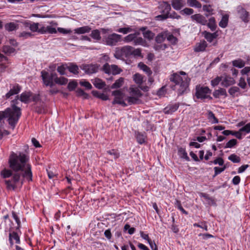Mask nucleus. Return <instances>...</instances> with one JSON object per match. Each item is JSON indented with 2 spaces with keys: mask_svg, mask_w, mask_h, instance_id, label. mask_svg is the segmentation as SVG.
<instances>
[{
  "mask_svg": "<svg viewBox=\"0 0 250 250\" xmlns=\"http://www.w3.org/2000/svg\"><path fill=\"white\" fill-rule=\"evenodd\" d=\"M28 159V157L23 153L12 152L8 162L10 168L14 173L10 179L5 181L8 189L21 188L24 179L28 182L32 181L31 166L27 163Z\"/></svg>",
  "mask_w": 250,
  "mask_h": 250,
  "instance_id": "1",
  "label": "nucleus"
},
{
  "mask_svg": "<svg viewBox=\"0 0 250 250\" xmlns=\"http://www.w3.org/2000/svg\"><path fill=\"white\" fill-rule=\"evenodd\" d=\"M42 95H17L11 102V107L7 108L3 111H0V122L4 118H7L8 122L12 129L17 125L21 115V109L18 105L20 102L28 103L31 101L35 103L36 111L38 113H45L47 112L46 105L42 100Z\"/></svg>",
  "mask_w": 250,
  "mask_h": 250,
  "instance_id": "2",
  "label": "nucleus"
},
{
  "mask_svg": "<svg viewBox=\"0 0 250 250\" xmlns=\"http://www.w3.org/2000/svg\"><path fill=\"white\" fill-rule=\"evenodd\" d=\"M171 82L175 83L174 85L171 86V88L176 90L178 94H184L188 93L189 91L188 85L190 82V79L183 78L177 73H173L171 75L170 78Z\"/></svg>",
  "mask_w": 250,
  "mask_h": 250,
  "instance_id": "3",
  "label": "nucleus"
},
{
  "mask_svg": "<svg viewBox=\"0 0 250 250\" xmlns=\"http://www.w3.org/2000/svg\"><path fill=\"white\" fill-rule=\"evenodd\" d=\"M135 96L128 97L127 95H115V98L112 103L113 104H118L123 107L128 104H139L141 103L139 99L142 95H134Z\"/></svg>",
  "mask_w": 250,
  "mask_h": 250,
  "instance_id": "4",
  "label": "nucleus"
},
{
  "mask_svg": "<svg viewBox=\"0 0 250 250\" xmlns=\"http://www.w3.org/2000/svg\"><path fill=\"white\" fill-rule=\"evenodd\" d=\"M133 47L129 45H125L116 50L115 57L117 59L123 57L127 58L132 55Z\"/></svg>",
  "mask_w": 250,
  "mask_h": 250,
  "instance_id": "5",
  "label": "nucleus"
},
{
  "mask_svg": "<svg viewBox=\"0 0 250 250\" xmlns=\"http://www.w3.org/2000/svg\"><path fill=\"white\" fill-rule=\"evenodd\" d=\"M100 65L98 64H84L82 65L80 67L88 75H91L98 72L100 69Z\"/></svg>",
  "mask_w": 250,
  "mask_h": 250,
  "instance_id": "6",
  "label": "nucleus"
},
{
  "mask_svg": "<svg viewBox=\"0 0 250 250\" xmlns=\"http://www.w3.org/2000/svg\"><path fill=\"white\" fill-rule=\"evenodd\" d=\"M122 36L116 33L109 35L105 39L106 44L110 46H114L118 42L122 41Z\"/></svg>",
  "mask_w": 250,
  "mask_h": 250,
  "instance_id": "7",
  "label": "nucleus"
},
{
  "mask_svg": "<svg viewBox=\"0 0 250 250\" xmlns=\"http://www.w3.org/2000/svg\"><path fill=\"white\" fill-rule=\"evenodd\" d=\"M139 31L142 32V34L144 39H146L148 41H152L155 35V34L152 31L149 30L146 26H144L139 28Z\"/></svg>",
  "mask_w": 250,
  "mask_h": 250,
  "instance_id": "8",
  "label": "nucleus"
},
{
  "mask_svg": "<svg viewBox=\"0 0 250 250\" xmlns=\"http://www.w3.org/2000/svg\"><path fill=\"white\" fill-rule=\"evenodd\" d=\"M140 89L144 92H147L149 90V87L147 86L140 85L137 87L135 85L131 86L129 89L130 94H141Z\"/></svg>",
  "mask_w": 250,
  "mask_h": 250,
  "instance_id": "9",
  "label": "nucleus"
},
{
  "mask_svg": "<svg viewBox=\"0 0 250 250\" xmlns=\"http://www.w3.org/2000/svg\"><path fill=\"white\" fill-rule=\"evenodd\" d=\"M179 107L178 103L174 104H168L163 110V112L166 114H171L177 110Z\"/></svg>",
  "mask_w": 250,
  "mask_h": 250,
  "instance_id": "10",
  "label": "nucleus"
},
{
  "mask_svg": "<svg viewBox=\"0 0 250 250\" xmlns=\"http://www.w3.org/2000/svg\"><path fill=\"white\" fill-rule=\"evenodd\" d=\"M237 11L242 20L245 22H248L249 21V12L241 6L238 7Z\"/></svg>",
  "mask_w": 250,
  "mask_h": 250,
  "instance_id": "11",
  "label": "nucleus"
},
{
  "mask_svg": "<svg viewBox=\"0 0 250 250\" xmlns=\"http://www.w3.org/2000/svg\"><path fill=\"white\" fill-rule=\"evenodd\" d=\"M191 18L193 20L195 21L197 23L202 25H205L207 24V20L206 18L200 14L192 15Z\"/></svg>",
  "mask_w": 250,
  "mask_h": 250,
  "instance_id": "12",
  "label": "nucleus"
},
{
  "mask_svg": "<svg viewBox=\"0 0 250 250\" xmlns=\"http://www.w3.org/2000/svg\"><path fill=\"white\" fill-rule=\"evenodd\" d=\"M93 84L98 89L104 88L106 91L108 90V86H106L105 83L100 79H95L93 81Z\"/></svg>",
  "mask_w": 250,
  "mask_h": 250,
  "instance_id": "13",
  "label": "nucleus"
},
{
  "mask_svg": "<svg viewBox=\"0 0 250 250\" xmlns=\"http://www.w3.org/2000/svg\"><path fill=\"white\" fill-rule=\"evenodd\" d=\"M42 77L43 81L44 83L46 86H50L51 87H53L55 85L52 78H50L47 72H42Z\"/></svg>",
  "mask_w": 250,
  "mask_h": 250,
  "instance_id": "14",
  "label": "nucleus"
},
{
  "mask_svg": "<svg viewBox=\"0 0 250 250\" xmlns=\"http://www.w3.org/2000/svg\"><path fill=\"white\" fill-rule=\"evenodd\" d=\"M125 82V78L123 77L119 78L114 83L110 86H108V90L110 89H118L122 86Z\"/></svg>",
  "mask_w": 250,
  "mask_h": 250,
  "instance_id": "15",
  "label": "nucleus"
},
{
  "mask_svg": "<svg viewBox=\"0 0 250 250\" xmlns=\"http://www.w3.org/2000/svg\"><path fill=\"white\" fill-rule=\"evenodd\" d=\"M161 9V12L163 14H166L167 15H169V12L171 10L170 5L167 2H163V3L161 4L159 7Z\"/></svg>",
  "mask_w": 250,
  "mask_h": 250,
  "instance_id": "16",
  "label": "nucleus"
},
{
  "mask_svg": "<svg viewBox=\"0 0 250 250\" xmlns=\"http://www.w3.org/2000/svg\"><path fill=\"white\" fill-rule=\"evenodd\" d=\"M211 90L208 86L197 85L196 86L195 94H208L211 93Z\"/></svg>",
  "mask_w": 250,
  "mask_h": 250,
  "instance_id": "17",
  "label": "nucleus"
},
{
  "mask_svg": "<svg viewBox=\"0 0 250 250\" xmlns=\"http://www.w3.org/2000/svg\"><path fill=\"white\" fill-rule=\"evenodd\" d=\"M207 43L205 41H203L196 44L194 50L196 52H203L206 50L207 47Z\"/></svg>",
  "mask_w": 250,
  "mask_h": 250,
  "instance_id": "18",
  "label": "nucleus"
},
{
  "mask_svg": "<svg viewBox=\"0 0 250 250\" xmlns=\"http://www.w3.org/2000/svg\"><path fill=\"white\" fill-rule=\"evenodd\" d=\"M10 90L6 94H19L21 90V86L18 84L15 83L10 85Z\"/></svg>",
  "mask_w": 250,
  "mask_h": 250,
  "instance_id": "19",
  "label": "nucleus"
},
{
  "mask_svg": "<svg viewBox=\"0 0 250 250\" xmlns=\"http://www.w3.org/2000/svg\"><path fill=\"white\" fill-rule=\"evenodd\" d=\"M66 68L70 72L74 75H77L79 74V67L76 64L70 63L69 65H67Z\"/></svg>",
  "mask_w": 250,
  "mask_h": 250,
  "instance_id": "20",
  "label": "nucleus"
},
{
  "mask_svg": "<svg viewBox=\"0 0 250 250\" xmlns=\"http://www.w3.org/2000/svg\"><path fill=\"white\" fill-rule=\"evenodd\" d=\"M4 27L6 30L8 31V32H11L18 29L19 26L18 24L14 22H11L5 24Z\"/></svg>",
  "mask_w": 250,
  "mask_h": 250,
  "instance_id": "21",
  "label": "nucleus"
},
{
  "mask_svg": "<svg viewBox=\"0 0 250 250\" xmlns=\"http://www.w3.org/2000/svg\"><path fill=\"white\" fill-rule=\"evenodd\" d=\"M193 98L195 102L204 101L206 99H212V98L210 97L209 95H194Z\"/></svg>",
  "mask_w": 250,
  "mask_h": 250,
  "instance_id": "22",
  "label": "nucleus"
},
{
  "mask_svg": "<svg viewBox=\"0 0 250 250\" xmlns=\"http://www.w3.org/2000/svg\"><path fill=\"white\" fill-rule=\"evenodd\" d=\"M91 29V28L88 26H84L75 29L74 31L75 33L82 34L89 32Z\"/></svg>",
  "mask_w": 250,
  "mask_h": 250,
  "instance_id": "23",
  "label": "nucleus"
},
{
  "mask_svg": "<svg viewBox=\"0 0 250 250\" xmlns=\"http://www.w3.org/2000/svg\"><path fill=\"white\" fill-rule=\"evenodd\" d=\"M136 138L137 142L140 145L146 142V136L144 133L138 132L136 133Z\"/></svg>",
  "mask_w": 250,
  "mask_h": 250,
  "instance_id": "24",
  "label": "nucleus"
},
{
  "mask_svg": "<svg viewBox=\"0 0 250 250\" xmlns=\"http://www.w3.org/2000/svg\"><path fill=\"white\" fill-rule=\"evenodd\" d=\"M133 44L134 45H140L145 47L147 46V43L146 40L141 37L135 38Z\"/></svg>",
  "mask_w": 250,
  "mask_h": 250,
  "instance_id": "25",
  "label": "nucleus"
},
{
  "mask_svg": "<svg viewBox=\"0 0 250 250\" xmlns=\"http://www.w3.org/2000/svg\"><path fill=\"white\" fill-rule=\"evenodd\" d=\"M229 21V16L227 14H225L222 16L221 20L219 23V25L222 28H226L228 23Z\"/></svg>",
  "mask_w": 250,
  "mask_h": 250,
  "instance_id": "26",
  "label": "nucleus"
},
{
  "mask_svg": "<svg viewBox=\"0 0 250 250\" xmlns=\"http://www.w3.org/2000/svg\"><path fill=\"white\" fill-rule=\"evenodd\" d=\"M210 28L212 31H214L216 30L217 25L216 24L215 20L214 17H211L209 19L208 22H207L206 24Z\"/></svg>",
  "mask_w": 250,
  "mask_h": 250,
  "instance_id": "27",
  "label": "nucleus"
},
{
  "mask_svg": "<svg viewBox=\"0 0 250 250\" xmlns=\"http://www.w3.org/2000/svg\"><path fill=\"white\" fill-rule=\"evenodd\" d=\"M138 67L143 71L145 72L148 76H150L152 74V71L150 68L146 65L144 64L143 62H140L138 64Z\"/></svg>",
  "mask_w": 250,
  "mask_h": 250,
  "instance_id": "28",
  "label": "nucleus"
},
{
  "mask_svg": "<svg viewBox=\"0 0 250 250\" xmlns=\"http://www.w3.org/2000/svg\"><path fill=\"white\" fill-rule=\"evenodd\" d=\"M171 5L173 8L176 10H180L183 6L182 0H173L172 1Z\"/></svg>",
  "mask_w": 250,
  "mask_h": 250,
  "instance_id": "29",
  "label": "nucleus"
},
{
  "mask_svg": "<svg viewBox=\"0 0 250 250\" xmlns=\"http://www.w3.org/2000/svg\"><path fill=\"white\" fill-rule=\"evenodd\" d=\"M178 154L179 156L182 158L185 159L186 160L189 161V158L188 156L187 153L185 148L180 147L178 149Z\"/></svg>",
  "mask_w": 250,
  "mask_h": 250,
  "instance_id": "30",
  "label": "nucleus"
},
{
  "mask_svg": "<svg viewBox=\"0 0 250 250\" xmlns=\"http://www.w3.org/2000/svg\"><path fill=\"white\" fill-rule=\"evenodd\" d=\"M133 78L135 82L139 85L142 84L144 82V77L139 73L134 74L133 76Z\"/></svg>",
  "mask_w": 250,
  "mask_h": 250,
  "instance_id": "31",
  "label": "nucleus"
},
{
  "mask_svg": "<svg viewBox=\"0 0 250 250\" xmlns=\"http://www.w3.org/2000/svg\"><path fill=\"white\" fill-rule=\"evenodd\" d=\"M166 37V34L165 33L162 32L156 36L155 40L157 43H161L165 40Z\"/></svg>",
  "mask_w": 250,
  "mask_h": 250,
  "instance_id": "32",
  "label": "nucleus"
},
{
  "mask_svg": "<svg viewBox=\"0 0 250 250\" xmlns=\"http://www.w3.org/2000/svg\"><path fill=\"white\" fill-rule=\"evenodd\" d=\"M106 153L109 155L111 157V158H113L114 159H116L118 158L120 156L119 152L118 151V150H116L115 149L107 150L106 151ZM111 160L112 161V159H111Z\"/></svg>",
  "mask_w": 250,
  "mask_h": 250,
  "instance_id": "33",
  "label": "nucleus"
},
{
  "mask_svg": "<svg viewBox=\"0 0 250 250\" xmlns=\"http://www.w3.org/2000/svg\"><path fill=\"white\" fill-rule=\"evenodd\" d=\"M188 4L191 6L201 8L202 5L197 0H187Z\"/></svg>",
  "mask_w": 250,
  "mask_h": 250,
  "instance_id": "34",
  "label": "nucleus"
},
{
  "mask_svg": "<svg viewBox=\"0 0 250 250\" xmlns=\"http://www.w3.org/2000/svg\"><path fill=\"white\" fill-rule=\"evenodd\" d=\"M116 31L119 33H122L124 34H126L128 33L135 31V30L131 27H125L123 28H120L116 30Z\"/></svg>",
  "mask_w": 250,
  "mask_h": 250,
  "instance_id": "35",
  "label": "nucleus"
},
{
  "mask_svg": "<svg viewBox=\"0 0 250 250\" xmlns=\"http://www.w3.org/2000/svg\"><path fill=\"white\" fill-rule=\"evenodd\" d=\"M208 117L212 124H217L219 122L218 119L215 117L214 114L211 111L208 112Z\"/></svg>",
  "mask_w": 250,
  "mask_h": 250,
  "instance_id": "36",
  "label": "nucleus"
},
{
  "mask_svg": "<svg viewBox=\"0 0 250 250\" xmlns=\"http://www.w3.org/2000/svg\"><path fill=\"white\" fill-rule=\"evenodd\" d=\"M68 79L63 77L60 78L56 77L54 79V82L56 83L59 84L61 85H64L67 83Z\"/></svg>",
  "mask_w": 250,
  "mask_h": 250,
  "instance_id": "37",
  "label": "nucleus"
},
{
  "mask_svg": "<svg viewBox=\"0 0 250 250\" xmlns=\"http://www.w3.org/2000/svg\"><path fill=\"white\" fill-rule=\"evenodd\" d=\"M239 129L240 131L242 133V135H243L250 133V122L242 126Z\"/></svg>",
  "mask_w": 250,
  "mask_h": 250,
  "instance_id": "38",
  "label": "nucleus"
},
{
  "mask_svg": "<svg viewBox=\"0 0 250 250\" xmlns=\"http://www.w3.org/2000/svg\"><path fill=\"white\" fill-rule=\"evenodd\" d=\"M90 36L94 40L99 41L101 39L100 32L98 29L93 30L92 31Z\"/></svg>",
  "mask_w": 250,
  "mask_h": 250,
  "instance_id": "39",
  "label": "nucleus"
},
{
  "mask_svg": "<svg viewBox=\"0 0 250 250\" xmlns=\"http://www.w3.org/2000/svg\"><path fill=\"white\" fill-rule=\"evenodd\" d=\"M15 51V49L9 45H5L2 48L3 52L7 55H10L14 53Z\"/></svg>",
  "mask_w": 250,
  "mask_h": 250,
  "instance_id": "40",
  "label": "nucleus"
},
{
  "mask_svg": "<svg viewBox=\"0 0 250 250\" xmlns=\"http://www.w3.org/2000/svg\"><path fill=\"white\" fill-rule=\"evenodd\" d=\"M111 74L115 75L120 74L122 70L115 64L111 65Z\"/></svg>",
  "mask_w": 250,
  "mask_h": 250,
  "instance_id": "41",
  "label": "nucleus"
},
{
  "mask_svg": "<svg viewBox=\"0 0 250 250\" xmlns=\"http://www.w3.org/2000/svg\"><path fill=\"white\" fill-rule=\"evenodd\" d=\"M77 85L78 83L76 81L72 80L68 83L67 88L69 91H72L77 87Z\"/></svg>",
  "mask_w": 250,
  "mask_h": 250,
  "instance_id": "42",
  "label": "nucleus"
},
{
  "mask_svg": "<svg viewBox=\"0 0 250 250\" xmlns=\"http://www.w3.org/2000/svg\"><path fill=\"white\" fill-rule=\"evenodd\" d=\"M136 38V36L133 33L130 34L126 36H125L124 39V41L125 42H133V43H134L135 40Z\"/></svg>",
  "mask_w": 250,
  "mask_h": 250,
  "instance_id": "43",
  "label": "nucleus"
},
{
  "mask_svg": "<svg viewBox=\"0 0 250 250\" xmlns=\"http://www.w3.org/2000/svg\"><path fill=\"white\" fill-rule=\"evenodd\" d=\"M200 197L204 198L209 204H211L212 205L215 204V202L212 198L209 197L208 194L205 193H201L200 194Z\"/></svg>",
  "mask_w": 250,
  "mask_h": 250,
  "instance_id": "44",
  "label": "nucleus"
},
{
  "mask_svg": "<svg viewBox=\"0 0 250 250\" xmlns=\"http://www.w3.org/2000/svg\"><path fill=\"white\" fill-rule=\"evenodd\" d=\"M228 159L234 163H239L241 160L240 157L235 154H232L229 155L228 157Z\"/></svg>",
  "mask_w": 250,
  "mask_h": 250,
  "instance_id": "45",
  "label": "nucleus"
},
{
  "mask_svg": "<svg viewBox=\"0 0 250 250\" xmlns=\"http://www.w3.org/2000/svg\"><path fill=\"white\" fill-rule=\"evenodd\" d=\"M245 62L242 60H234L232 62V64L235 67L242 68L245 65Z\"/></svg>",
  "mask_w": 250,
  "mask_h": 250,
  "instance_id": "46",
  "label": "nucleus"
},
{
  "mask_svg": "<svg viewBox=\"0 0 250 250\" xmlns=\"http://www.w3.org/2000/svg\"><path fill=\"white\" fill-rule=\"evenodd\" d=\"M80 84L81 85V86L85 87V90L91 89L92 87V85L90 84V83L85 80L80 81Z\"/></svg>",
  "mask_w": 250,
  "mask_h": 250,
  "instance_id": "47",
  "label": "nucleus"
},
{
  "mask_svg": "<svg viewBox=\"0 0 250 250\" xmlns=\"http://www.w3.org/2000/svg\"><path fill=\"white\" fill-rule=\"evenodd\" d=\"M175 206L178 209H179L183 213L187 215L188 212L183 208L181 204V202L176 200L175 202Z\"/></svg>",
  "mask_w": 250,
  "mask_h": 250,
  "instance_id": "48",
  "label": "nucleus"
},
{
  "mask_svg": "<svg viewBox=\"0 0 250 250\" xmlns=\"http://www.w3.org/2000/svg\"><path fill=\"white\" fill-rule=\"evenodd\" d=\"M102 71L107 74H111V65L108 63H105L102 68Z\"/></svg>",
  "mask_w": 250,
  "mask_h": 250,
  "instance_id": "49",
  "label": "nucleus"
},
{
  "mask_svg": "<svg viewBox=\"0 0 250 250\" xmlns=\"http://www.w3.org/2000/svg\"><path fill=\"white\" fill-rule=\"evenodd\" d=\"M33 36V35L31 33L25 31L22 32L19 35V37L20 38H22L23 40L31 38Z\"/></svg>",
  "mask_w": 250,
  "mask_h": 250,
  "instance_id": "50",
  "label": "nucleus"
},
{
  "mask_svg": "<svg viewBox=\"0 0 250 250\" xmlns=\"http://www.w3.org/2000/svg\"><path fill=\"white\" fill-rule=\"evenodd\" d=\"M11 170V169H4L1 172V175L4 178L10 177L11 176L12 177L13 174H12Z\"/></svg>",
  "mask_w": 250,
  "mask_h": 250,
  "instance_id": "51",
  "label": "nucleus"
},
{
  "mask_svg": "<svg viewBox=\"0 0 250 250\" xmlns=\"http://www.w3.org/2000/svg\"><path fill=\"white\" fill-rule=\"evenodd\" d=\"M205 38L209 42H211L214 40L212 34L209 32L205 31L203 33Z\"/></svg>",
  "mask_w": 250,
  "mask_h": 250,
  "instance_id": "52",
  "label": "nucleus"
},
{
  "mask_svg": "<svg viewBox=\"0 0 250 250\" xmlns=\"http://www.w3.org/2000/svg\"><path fill=\"white\" fill-rule=\"evenodd\" d=\"M237 143V141L236 139H231L227 143L225 146V148H232L236 145Z\"/></svg>",
  "mask_w": 250,
  "mask_h": 250,
  "instance_id": "53",
  "label": "nucleus"
},
{
  "mask_svg": "<svg viewBox=\"0 0 250 250\" xmlns=\"http://www.w3.org/2000/svg\"><path fill=\"white\" fill-rule=\"evenodd\" d=\"M67 64H62L61 66H59L57 68V71L61 75H63L65 74V70L67 69L66 68Z\"/></svg>",
  "mask_w": 250,
  "mask_h": 250,
  "instance_id": "54",
  "label": "nucleus"
},
{
  "mask_svg": "<svg viewBox=\"0 0 250 250\" xmlns=\"http://www.w3.org/2000/svg\"><path fill=\"white\" fill-rule=\"evenodd\" d=\"M221 81V78L220 77H217L215 79H213L211 81V85L213 87H215L218 85L220 82Z\"/></svg>",
  "mask_w": 250,
  "mask_h": 250,
  "instance_id": "55",
  "label": "nucleus"
},
{
  "mask_svg": "<svg viewBox=\"0 0 250 250\" xmlns=\"http://www.w3.org/2000/svg\"><path fill=\"white\" fill-rule=\"evenodd\" d=\"M212 163L214 165L218 164L219 166H223L224 164V160L222 158L218 157L214 160L213 162H210L209 164L211 165Z\"/></svg>",
  "mask_w": 250,
  "mask_h": 250,
  "instance_id": "56",
  "label": "nucleus"
},
{
  "mask_svg": "<svg viewBox=\"0 0 250 250\" xmlns=\"http://www.w3.org/2000/svg\"><path fill=\"white\" fill-rule=\"evenodd\" d=\"M167 38V40L172 44H175L177 42V39L172 34L169 35Z\"/></svg>",
  "mask_w": 250,
  "mask_h": 250,
  "instance_id": "57",
  "label": "nucleus"
},
{
  "mask_svg": "<svg viewBox=\"0 0 250 250\" xmlns=\"http://www.w3.org/2000/svg\"><path fill=\"white\" fill-rule=\"evenodd\" d=\"M9 234L12 235H11L12 238L16 241V243L17 244L20 243V237L17 232H13L12 233H10Z\"/></svg>",
  "mask_w": 250,
  "mask_h": 250,
  "instance_id": "58",
  "label": "nucleus"
},
{
  "mask_svg": "<svg viewBox=\"0 0 250 250\" xmlns=\"http://www.w3.org/2000/svg\"><path fill=\"white\" fill-rule=\"evenodd\" d=\"M30 29L32 32H38L39 29V23L32 22L31 24L30 25Z\"/></svg>",
  "mask_w": 250,
  "mask_h": 250,
  "instance_id": "59",
  "label": "nucleus"
},
{
  "mask_svg": "<svg viewBox=\"0 0 250 250\" xmlns=\"http://www.w3.org/2000/svg\"><path fill=\"white\" fill-rule=\"evenodd\" d=\"M234 80L233 78H229V80L227 78L222 82V84L225 86L229 85L232 84L234 83Z\"/></svg>",
  "mask_w": 250,
  "mask_h": 250,
  "instance_id": "60",
  "label": "nucleus"
},
{
  "mask_svg": "<svg viewBox=\"0 0 250 250\" xmlns=\"http://www.w3.org/2000/svg\"><path fill=\"white\" fill-rule=\"evenodd\" d=\"M12 217L14 218V219L15 220L16 222L17 223L18 226L17 228V229H19L21 225V221L20 219L19 218L18 216L16 214V212L13 211L12 212Z\"/></svg>",
  "mask_w": 250,
  "mask_h": 250,
  "instance_id": "61",
  "label": "nucleus"
},
{
  "mask_svg": "<svg viewBox=\"0 0 250 250\" xmlns=\"http://www.w3.org/2000/svg\"><path fill=\"white\" fill-rule=\"evenodd\" d=\"M46 33L49 34H55L57 33V30L55 27L51 26H47L46 27Z\"/></svg>",
  "mask_w": 250,
  "mask_h": 250,
  "instance_id": "62",
  "label": "nucleus"
},
{
  "mask_svg": "<svg viewBox=\"0 0 250 250\" xmlns=\"http://www.w3.org/2000/svg\"><path fill=\"white\" fill-rule=\"evenodd\" d=\"M231 135L235 136L237 139L240 140L242 138V133L240 131V129H239L237 131H234L231 130Z\"/></svg>",
  "mask_w": 250,
  "mask_h": 250,
  "instance_id": "63",
  "label": "nucleus"
},
{
  "mask_svg": "<svg viewBox=\"0 0 250 250\" xmlns=\"http://www.w3.org/2000/svg\"><path fill=\"white\" fill-rule=\"evenodd\" d=\"M134 56H141V50L139 48L135 49L133 47L132 50V55Z\"/></svg>",
  "mask_w": 250,
  "mask_h": 250,
  "instance_id": "64",
  "label": "nucleus"
}]
</instances>
